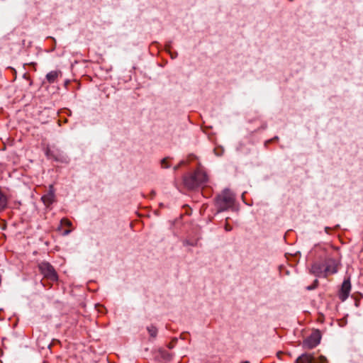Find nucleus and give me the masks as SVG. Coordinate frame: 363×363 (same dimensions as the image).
<instances>
[{
    "mask_svg": "<svg viewBox=\"0 0 363 363\" xmlns=\"http://www.w3.org/2000/svg\"><path fill=\"white\" fill-rule=\"evenodd\" d=\"M331 230H332V228H330V227H325V232L327 234H330Z\"/></svg>",
    "mask_w": 363,
    "mask_h": 363,
    "instance_id": "obj_17",
    "label": "nucleus"
},
{
    "mask_svg": "<svg viewBox=\"0 0 363 363\" xmlns=\"http://www.w3.org/2000/svg\"><path fill=\"white\" fill-rule=\"evenodd\" d=\"M325 264L314 263L310 269V272L315 277H325Z\"/></svg>",
    "mask_w": 363,
    "mask_h": 363,
    "instance_id": "obj_9",
    "label": "nucleus"
},
{
    "mask_svg": "<svg viewBox=\"0 0 363 363\" xmlns=\"http://www.w3.org/2000/svg\"><path fill=\"white\" fill-rule=\"evenodd\" d=\"M195 177H196V171L194 173L189 174L184 177V184L188 189H196V179Z\"/></svg>",
    "mask_w": 363,
    "mask_h": 363,
    "instance_id": "obj_8",
    "label": "nucleus"
},
{
    "mask_svg": "<svg viewBox=\"0 0 363 363\" xmlns=\"http://www.w3.org/2000/svg\"><path fill=\"white\" fill-rule=\"evenodd\" d=\"M338 262L334 259L328 258L325 262V278L330 274H335L338 269Z\"/></svg>",
    "mask_w": 363,
    "mask_h": 363,
    "instance_id": "obj_5",
    "label": "nucleus"
},
{
    "mask_svg": "<svg viewBox=\"0 0 363 363\" xmlns=\"http://www.w3.org/2000/svg\"><path fill=\"white\" fill-rule=\"evenodd\" d=\"M351 290V284L350 279L344 280L339 293V298L341 301H345L350 294Z\"/></svg>",
    "mask_w": 363,
    "mask_h": 363,
    "instance_id": "obj_7",
    "label": "nucleus"
},
{
    "mask_svg": "<svg viewBox=\"0 0 363 363\" xmlns=\"http://www.w3.org/2000/svg\"><path fill=\"white\" fill-rule=\"evenodd\" d=\"M0 311H1V309H0Z\"/></svg>",
    "mask_w": 363,
    "mask_h": 363,
    "instance_id": "obj_21",
    "label": "nucleus"
},
{
    "mask_svg": "<svg viewBox=\"0 0 363 363\" xmlns=\"http://www.w3.org/2000/svg\"><path fill=\"white\" fill-rule=\"evenodd\" d=\"M72 231V230H65L63 233V235H67L68 234H69V233Z\"/></svg>",
    "mask_w": 363,
    "mask_h": 363,
    "instance_id": "obj_18",
    "label": "nucleus"
},
{
    "mask_svg": "<svg viewBox=\"0 0 363 363\" xmlns=\"http://www.w3.org/2000/svg\"><path fill=\"white\" fill-rule=\"evenodd\" d=\"M38 269L45 278L51 281H56L58 279V275L54 267L47 262H43L38 264Z\"/></svg>",
    "mask_w": 363,
    "mask_h": 363,
    "instance_id": "obj_2",
    "label": "nucleus"
},
{
    "mask_svg": "<svg viewBox=\"0 0 363 363\" xmlns=\"http://www.w3.org/2000/svg\"><path fill=\"white\" fill-rule=\"evenodd\" d=\"M147 330L151 337H156V335L157 334V330L155 326L151 325V326L148 327Z\"/></svg>",
    "mask_w": 363,
    "mask_h": 363,
    "instance_id": "obj_12",
    "label": "nucleus"
},
{
    "mask_svg": "<svg viewBox=\"0 0 363 363\" xmlns=\"http://www.w3.org/2000/svg\"><path fill=\"white\" fill-rule=\"evenodd\" d=\"M196 177H195V179H196V189L206 184L208 178L206 173L203 169L198 168L196 170Z\"/></svg>",
    "mask_w": 363,
    "mask_h": 363,
    "instance_id": "obj_6",
    "label": "nucleus"
},
{
    "mask_svg": "<svg viewBox=\"0 0 363 363\" xmlns=\"http://www.w3.org/2000/svg\"><path fill=\"white\" fill-rule=\"evenodd\" d=\"M41 199H42L43 202L44 203V204L46 206H50V204H52L54 202L55 193H54L52 185L50 186V190H49L48 193L47 194L43 196Z\"/></svg>",
    "mask_w": 363,
    "mask_h": 363,
    "instance_id": "obj_10",
    "label": "nucleus"
},
{
    "mask_svg": "<svg viewBox=\"0 0 363 363\" xmlns=\"http://www.w3.org/2000/svg\"><path fill=\"white\" fill-rule=\"evenodd\" d=\"M62 76L61 71L59 70H54L48 72L46 74V79L48 83L52 84L55 83L59 77Z\"/></svg>",
    "mask_w": 363,
    "mask_h": 363,
    "instance_id": "obj_11",
    "label": "nucleus"
},
{
    "mask_svg": "<svg viewBox=\"0 0 363 363\" xmlns=\"http://www.w3.org/2000/svg\"><path fill=\"white\" fill-rule=\"evenodd\" d=\"M60 225L61 226L65 225V226H67V227H71L72 226V222L69 220H68L67 218H64L61 219V220H60Z\"/></svg>",
    "mask_w": 363,
    "mask_h": 363,
    "instance_id": "obj_14",
    "label": "nucleus"
},
{
    "mask_svg": "<svg viewBox=\"0 0 363 363\" xmlns=\"http://www.w3.org/2000/svg\"><path fill=\"white\" fill-rule=\"evenodd\" d=\"M321 333L320 330H315L303 340V345L308 349H313L320 342Z\"/></svg>",
    "mask_w": 363,
    "mask_h": 363,
    "instance_id": "obj_3",
    "label": "nucleus"
},
{
    "mask_svg": "<svg viewBox=\"0 0 363 363\" xmlns=\"http://www.w3.org/2000/svg\"><path fill=\"white\" fill-rule=\"evenodd\" d=\"M241 363H250V362H248V361H244V362H242Z\"/></svg>",
    "mask_w": 363,
    "mask_h": 363,
    "instance_id": "obj_20",
    "label": "nucleus"
},
{
    "mask_svg": "<svg viewBox=\"0 0 363 363\" xmlns=\"http://www.w3.org/2000/svg\"><path fill=\"white\" fill-rule=\"evenodd\" d=\"M169 157H165L161 160V166L162 168L167 169L170 167V164H169Z\"/></svg>",
    "mask_w": 363,
    "mask_h": 363,
    "instance_id": "obj_13",
    "label": "nucleus"
},
{
    "mask_svg": "<svg viewBox=\"0 0 363 363\" xmlns=\"http://www.w3.org/2000/svg\"><path fill=\"white\" fill-rule=\"evenodd\" d=\"M182 164H184V162H182L179 164L175 166L174 167V171H177L179 168L180 165H182Z\"/></svg>",
    "mask_w": 363,
    "mask_h": 363,
    "instance_id": "obj_19",
    "label": "nucleus"
},
{
    "mask_svg": "<svg viewBox=\"0 0 363 363\" xmlns=\"http://www.w3.org/2000/svg\"><path fill=\"white\" fill-rule=\"evenodd\" d=\"M235 196L230 190H224L216 199L219 211H225L234 204Z\"/></svg>",
    "mask_w": 363,
    "mask_h": 363,
    "instance_id": "obj_1",
    "label": "nucleus"
},
{
    "mask_svg": "<svg viewBox=\"0 0 363 363\" xmlns=\"http://www.w3.org/2000/svg\"><path fill=\"white\" fill-rule=\"evenodd\" d=\"M296 363H328V362L324 356L321 355L315 359L313 354L305 353L296 359Z\"/></svg>",
    "mask_w": 363,
    "mask_h": 363,
    "instance_id": "obj_4",
    "label": "nucleus"
},
{
    "mask_svg": "<svg viewBox=\"0 0 363 363\" xmlns=\"http://www.w3.org/2000/svg\"><path fill=\"white\" fill-rule=\"evenodd\" d=\"M318 280L315 279L313 281V284L311 286H307L306 289L308 291L313 290V289H316L318 287Z\"/></svg>",
    "mask_w": 363,
    "mask_h": 363,
    "instance_id": "obj_15",
    "label": "nucleus"
},
{
    "mask_svg": "<svg viewBox=\"0 0 363 363\" xmlns=\"http://www.w3.org/2000/svg\"><path fill=\"white\" fill-rule=\"evenodd\" d=\"M225 229L226 231H230L232 230V227L229 224H225Z\"/></svg>",
    "mask_w": 363,
    "mask_h": 363,
    "instance_id": "obj_16",
    "label": "nucleus"
}]
</instances>
